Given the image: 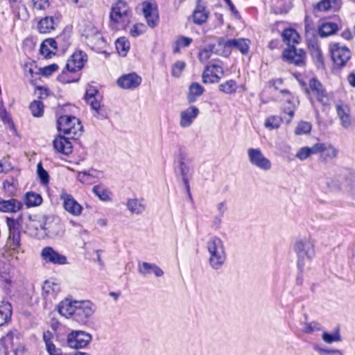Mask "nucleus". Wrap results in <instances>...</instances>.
I'll return each mask as SVG.
<instances>
[{
	"instance_id": "9",
	"label": "nucleus",
	"mask_w": 355,
	"mask_h": 355,
	"mask_svg": "<svg viewBox=\"0 0 355 355\" xmlns=\"http://www.w3.org/2000/svg\"><path fill=\"white\" fill-rule=\"evenodd\" d=\"M306 92L310 96L311 101L313 98H315L323 106L330 105L331 97L318 79L313 78L309 80Z\"/></svg>"
},
{
	"instance_id": "64",
	"label": "nucleus",
	"mask_w": 355,
	"mask_h": 355,
	"mask_svg": "<svg viewBox=\"0 0 355 355\" xmlns=\"http://www.w3.org/2000/svg\"><path fill=\"white\" fill-rule=\"evenodd\" d=\"M192 42L193 40L190 37L179 36L176 40L175 44L179 45V46L182 48H184L189 46Z\"/></svg>"
},
{
	"instance_id": "20",
	"label": "nucleus",
	"mask_w": 355,
	"mask_h": 355,
	"mask_svg": "<svg viewBox=\"0 0 355 355\" xmlns=\"http://www.w3.org/2000/svg\"><path fill=\"white\" fill-rule=\"evenodd\" d=\"M42 258L46 262L53 264L63 265L67 263V257L54 250L51 247H45L41 252Z\"/></svg>"
},
{
	"instance_id": "59",
	"label": "nucleus",
	"mask_w": 355,
	"mask_h": 355,
	"mask_svg": "<svg viewBox=\"0 0 355 355\" xmlns=\"http://www.w3.org/2000/svg\"><path fill=\"white\" fill-rule=\"evenodd\" d=\"M185 65V62L180 60L174 63L171 70L172 76L175 78H179L181 76L182 71L184 69Z\"/></svg>"
},
{
	"instance_id": "43",
	"label": "nucleus",
	"mask_w": 355,
	"mask_h": 355,
	"mask_svg": "<svg viewBox=\"0 0 355 355\" xmlns=\"http://www.w3.org/2000/svg\"><path fill=\"white\" fill-rule=\"evenodd\" d=\"M128 210L135 214H140L146 209V206L137 199H129L127 202Z\"/></svg>"
},
{
	"instance_id": "3",
	"label": "nucleus",
	"mask_w": 355,
	"mask_h": 355,
	"mask_svg": "<svg viewBox=\"0 0 355 355\" xmlns=\"http://www.w3.org/2000/svg\"><path fill=\"white\" fill-rule=\"evenodd\" d=\"M207 249L209 254V263L214 270L220 269L227 259L223 241L217 236L211 238L207 243Z\"/></svg>"
},
{
	"instance_id": "34",
	"label": "nucleus",
	"mask_w": 355,
	"mask_h": 355,
	"mask_svg": "<svg viewBox=\"0 0 355 355\" xmlns=\"http://www.w3.org/2000/svg\"><path fill=\"white\" fill-rule=\"evenodd\" d=\"M12 306L8 302H1L0 304V327L7 324L11 319Z\"/></svg>"
},
{
	"instance_id": "45",
	"label": "nucleus",
	"mask_w": 355,
	"mask_h": 355,
	"mask_svg": "<svg viewBox=\"0 0 355 355\" xmlns=\"http://www.w3.org/2000/svg\"><path fill=\"white\" fill-rule=\"evenodd\" d=\"M96 171L91 169L88 171H81L78 174V179L83 184H91L95 182Z\"/></svg>"
},
{
	"instance_id": "17",
	"label": "nucleus",
	"mask_w": 355,
	"mask_h": 355,
	"mask_svg": "<svg viewBox=\"0 0 355 355\" xmlns=\"http://www.w3.org/2000/svg\"><path fill=\"white\" fill-rule=\"evenodd\" d=\"M224 75V70L221 65L211 64L207 65L202 73V78L204 83H218Z\"/></svg>"
},
{
	"instance_id": "19",
	"label": "nucleus",
	"mask_w": 355,
	"mask_h": 355,
	"mask_svg": "<svg viewBox=\"0 0 355 355\" xmlns=\"http://www.w3.org/2000/svg\"><path fill=\"white\" fill-rule=\"evenodd\" d=\"M60 199L63 201L64 209L73 216H80L83 211V207L74 199V198L65 191L60 194Z\"/></svg>"
},
{
	"instance_id": "26",
	"label": "nucleus",
	"mask_w": 355,
	"mask_h": 355,
	"mask_svg": "<svg viewBox=\"0 0 355 355\" xmlns=\"http://www.w3.org/2000/svg\"><path fill=\"white\" fill-rule=\"evenodd\" d=\"M23 204L21 201L15 198L4 200L0 198V211L16 213L21 210Z\"/></svg>"
},
{
	"instance_id": "62",
	"label": "nucleus",
	"mask_w": 355,
	"mask_h": 355,
	"mask_svg": "<svg viewBox=\"0 0 355 355\" xmlns=\"http://www.w3.org/2000/svg\"><path fill=\"white\" fill-rule=\"evenodd\" d=\"M95 98H101L98 91L94 87H89L87 89L85 98L86 101L92 100Z\"/></svg>"
},
{
	"instance_id": "14",
	"label": "nucleus",
	"mask_w": 355,
	"mask_h": 355,
	"mask_svg": "<svg viewBox=\"0 0 355 355\" xmlns=\"http://www.w3.org/2000/svg\"><path fill=\"white\" fill-rule=\"evenodd\" d=\"M42 230L51 238L62 236L64 233V225L59 218L53 216H46L44 218Z\"/></svg>"
},
{
	"instance_id": "63",
	"label": "nucleus",
	"mask_w": 355,
	"mask_h": 355,
	"mask_svg": "<svg viewBox=\"0 0 355 355\" xmlns=\"http://www.w3.org/2000/svg\"><path fill=\"white\" fill-rule=\"evenodd\" d=\"M58 69V66L56 64H52L44 68L40 69L42 74L45 76H51L53 72Z\"/></svg>"
},
{
	"instance_id": "42",
	"label": "nucleus",
	"mask_w": 355,
	"mask_h": 355,
	"mask_svg": "<svg viewBox=\"0 0 355 355\" xmlns=\"http://www.w3.org/2000/svg\"><path fill=\"white\" fill-rule=\"evenodd\" d=\"M43 223H40L36 220L33 219L31 216H29L28 220L26 223V232L33 236H37V230L39 227L42 229Z\"/></svg>"
},
{
	"instance_id": "41",
	"label": "nucleus",
	"mask_w": 355,
	"mask_h": 355,
	"mask_svg": "<svg viewBox=\"0 0 355 355\" xmlns=\"http://www.w3.org/2000/svg\"><path fill=\"white\" fill-rule=\"evenodd\" d=\"M204 91V88L199 83H193L189 89L188 101L193 103L197 97L203 94Z\"/></svg>"
},
{
	"instance_id": "46",
	"label": "nucleus",
	"mask_w": 355,
	"mask_h": 355,
	"mask_svg": "<svg viewBox=\"0 0 355 355\" xmlns=\"http://www.w3.org/2000/svg\"><path fill=\"white\" fill-rule=\"evenodd\" d=\"M93 192L99 199L103 201L111 200V192L110 190L103 185H96L93 187Z\"/></svg>"
},
{
	"instance_id": "8",
	"label": "nucleus",
	"mask_w": 355,
	"mask_h": 355,
	"mask_svg": "<svg viewBox=\"0 0 355 355\" xmlns=\"http://www.w3.org/2000/svg\"><path fill=\"white\" fill-rule=\"evenodd\" d=\"M6 223L8 228L6 248L10 252H18L21 246L20 225L12 218H7Z\"/></svg>"
},
{
	"instance_id": "7",
	"label": "nucleus",
	"mask_w": 355,
	"mask_h": 355,
	"mask_svg": "<svg viewBox=\"0 0 355 355\" xmlns=\"http://www.w3.org/2000/svg\"><path fill=\"white\" fill-rule=\"evenodd\" d=\"M87 60V56L83 51H79L73 53L71 58L67 60L65 65L67 71H63L60 78L64 83H71L78 80V78L70 80L67 78L66 76L68 72H75L80 70L85 65Z\"/></svg>"
},
{
	"instance_id": "22",
	"label": "nucleus",
	"mask_w": 355,
	"mask_h": 355,
	"mask_svg": "<svg viewBox=\"0 0 355 355\" xmlns=\"http://www.w3.org/2000/svg\"><path fill=\"white\" fill-rule=\"evenodd\" d=\"M141 83V78L135 73L125 74L117 80L119 86L125 89L136 88Z\"/></svg>"
},
{
	"instance_id": "39",
	"label": "nucleus",
	"mask_w": 355,
	"mask_h": 355,
	"mask_svg": "<svg viewBox=\"0 0 355 355\" xmlns=\"http://www.w3.org/2000/svg\"><path fill=\"white\" fill-rule=\"evenodd\" d=\"M208 17V12L203 6L198 5L193 11V19L195 24H202L205 23Z\"/></svg>"
},
{
	"instance_id": "38",
	"label": "nucleus",
	"mask_w": 355,
	"mask_h": 355,
	"mask_svg": "<svg viewBox=\"0 0 355 355\" xmlns=\"http://www.w3.org/2000/svg\"><path fill=\"white\" fill-rule=\"evenodd\" d=\"M318 150V148H316V144L311 147L304 146L298 150L295 157L300 161H304L310 157L312 155L317 154Z\"/></svg>"
},
{
	"instance_id": "10",
	"label": "nucleus",
	"mask_w": 355,
	"mask_h": 355,
	"mask_svg": "<svg viewBox=\"0 0 355 355\" xmlns=\"http://www.w3.org/2000/svg\"><path fill=\"white\" fill-rule=\"evenodd\" d=\"M329 51L334 64L339 68L346 66L352 57L350 50L337 42L329 44Z\"/></svg>"
},
{
	"instance_id": "61",
	"label": "nucleus",
	"mask_w": 355,
	"mask_h": 355,
	"mask_svg": "<svg viewBox=\"0 0 355 355\" xmlns=\"http://www.w3.org/2000/svg\"><path fill=\"white\" fill-rule=\"evenodd\" d=\"M33 7L38 10H45L50 6V0H32Z\"/></svg>"
},
{
	"instance_id": "21",
	"label": "nucleus",
	"mask_w": 355,
	"mask_h": 355,
	"mask_svg": "<svg viewBox=\"0 0 355 355\" xmlns=\"http://www.w3.org/2000/svg\"><path fill=\"white\" fill-rule=\"evenodd\" d=\"M199 113V109L196 106H190L182 111L180 114V126L183 128L190 127Z\"/></svg>"
},
{
	"instance_id": "48",
	"label": "nucleus",
	"mask_w": 355,
	"mask_h": 355,
	"mask_svg": "<svg viewBox=\"0 0 355 355\" xmlns=\"http://www.w3.org/2000/svg\"><path fill=\"white\" fill-rule=\"evenodd\" d=\"M218 89L220 92L226 94H234L237 89L236 83L233 80H229L219 85Z\"/></svg>"
},
{
	"instance_id": "47",
	"label": "nucleus",
	"mask_w": 355,
	"mask_h": 355,
	"mask_svg": "<svg viewBox=\"0 0 355 355\" xmlns=\"http://www.w3.org/2000/svg\"><path fill=\"white\" fill-rule=\"evenodd\" d=\"M116 49L118 53L122 55H126L128 51L130 49V42L124 37H120L115 42Z\"/></svg>"
},
{
	"instance_id": "28",
	"label": "nucleus",
	"mask_w": 355,
	"mask_h": 355,
	"mask_svg": "<svg viewBox=\"0 0 355 355\" xmlns=\"http://www.w3.org/2000/svg\"><path fill=\"white\" fill-rule=\"evenodd\" d=\"M53 145L56 151L64 155H69L72 152L71 143L63 136H58L53 141Z\"/></svg>"
},
{
	"instance_id": "35",
	"label": "nucleus",
	"mask_w": 355,
	"mask_h": 355,
	"mask_svg": "<svg viewBox=\"0 0 355 355\" xmlns=\"http://www.w3.org/2000/svg\"><path fill=\"white\" fill-rule=\"evenodd\" d=\"M341 5L340 0H320L315 7L319 11L337 10Z\"/></svg>"
},
{
	"instance_id": "31",
	"label": "nucleus",
	"mask_w": 355,
	"mask_h": 355,
	"mask_svg": "<svg viewBox=\"0 0 355 355\" xmlns=\"http://www.w3.org/2000/svg\"><path fill=\"white\" fill-rule=\"evenodd\" d=\"M308 47L310 51V54L316 66L318 68L322 67L324 66V60L322 51L318 42L315 41L311 42L309 43Z\"/></svg>"
},
{
	"instance_id": "6",
	"label": "nucleus",
	"mask_w": 355,
	"mask_h": 355,
	"mask_svg": "<svg viewBox=\"0 0 355 355\" xmlns=\"http://www.w3.org/2000/svg\"><path fill=\"white\" fill-rule=\"evenodd\" d=\"M58 128L64 135L72 138L79 136L83 130V125L79 119L75 116L64 115L58 120Z\"/></svg>"
},
{
	"instance_id": "25",
	"label": "nucleus",
	"mask_w": 355,
	"mask_h": 355,
	"mask_svg": "<svg viewBox=\"0 0 355 355\" xmlns=\"http://www.w3.org/2000/svg\"><path fill=\"white\" fill-rule=\"evenodd\" d=\"M180 171L182 176V179L187 191V195L190 199H191V193L190 191L189 179L193 175V168L190 166L188 163H186L183 159H181L179 162Z\"/></svg>"
},
{
	"instance_id": "44",
	"label": "nucleus",
	"mask_w": 355,
	"mask_h": 355,
	"mask_svg": "<svg viewBox=\"0 0 355 355\" xmlns=\"http://www.w3.org/2000/svg\"><path fill=\"white\" fill-rule=\"evenodd\" d=\"M338 31V26L334 22H326L322 24L319 28L320 37H327L334 34Z\"/></svg>"
},
{
	"instance_id": "36",
	"label": "nucleus",
	"mask_w": 355,
	"mask_h": 355,
	"mask_svg": "<svg viewBox=\"0 0 355 355\" xmlns=\"http://www.w3.org/2000/svg\"><path fill=\"white\" fill-rule=\"evenodd\" d=\"M283 40L288 47L295 46L299 42L300 36L297 31L293 28L285 29L282 34Z\"/></svg>"
},
{
	"instance_id": "4",
	"label": "nucleus",
	"mask_w": 355,
	"mask_h": 355,
	"mask_svg": "<svg viewBox=\"0 0 355 355\" xmlns=\"http://www.w3.org/2000/svg\"><path fill=\"white\" fill-rule=\"evenodd\" d=\"M294 250L297 256V268L302 272L314 256L313 244L308 239L299 240L295 243Z\"/></svg>"
},
{
	"instance_id": "54",
	"label": "nucleus",
	"mask_w": 355,
	"mask_h": 355,
	"mask_svg": "<svg viewBox=\"0 0 355 355\" xmlns=\"http://www.w3.org/2000/svg\"><path fill=\"white\" fill-rule=\"evenodd\" d=\"M16 187L17 182L14 180H12V181L6 180L3 182V188L9 196H12L15 194Z\"/></svg>"
},
{
	"instance_id": "52",
	"label": "nucleus",
	"mask_w": 355,
	"mask_h": 355,
	"mask_svg": "<svg viewBox=\"0 0 355 355\" xmlns=\"http://www.w3.org/2000/svg\"><path fill=\"white\" fill-rule=\"evenodd\" d=\"M322 338L325 343L329 344L341 340V336L338 329H336L332 334L324 332L322 334Z\"/></svg>"
},
{
	"instance_id": "24",
	"label": "nucleus",
	"mask_w": 355,
	"mask_h": 355,
	"mask_svg": "<svg viewBox=\"0 0 355 355\" xmlns=\"http://www.w3.org/2000/svg\"><path fill=\"white\" fill-rule=\"evenodd\" d=\"M60 18V14L54 16L45 17L42 19L37 24V29L40 33H48L54 30L55 26L59 23Z\"/></svg>"
},
{
	"instance_id": "32",
	"label": "nucleus",
	"mask_w": 355,
	"mask_h": 355,
	"mask_svg": "<svg viewBox=\"0 0 355 355\" xmlns=\"http://www.w3.org/2000/svg\"><path fill=\"white\" fill-rule=\"evenodd\" d=\"M138 271L141 275H146L153 272L157 277H162L164 275L163 270L154 263L148 262H143L139 265Z\"/></svg>"
},
{
	"instance_id": "5",
	"label": "nucleus",
	"mask_w": 355,
	"mask_h": 355,
	"mask_svg": "<svg viewBox=\"0 0 355 355\" xmlns=\"http://www.w3.org/2000/svg\"><path fill=\"white\" fill-rule=\"evenodd\" d=\"M110 17L112 22L118 24L123 28L130 22V8L126 2L119 0L112 6Z\"/></svg>"
},
{
	"instance_id": "53",
	"label": "nucleus",
	"mask_w": 355,
	"mask_h": 355,
	"mask_svg": "<svg viewBox=\"0 0 355 355\" xmlns=\"http://www.w3.org/2000/svg\"><path fill=\"white\" fill-rule=\"evenodd\" d=\"M30 110L34 116H41L44 112L43 103L40 101H34L30 105Z\"/></svg>"
},
{
	"instance_id": "15",
	"label": "nucleus",
	"mask_w": 355,
	"mask_h": 355,
	"mask_svg": "<svg viewBox=\"0 0 355 355\" xmlns=\"http://www.w3.org/2000/svg\"><path fill=\"white\" fill-rule=\"evenodd\" d=\"M142 12L148 25L154 28L157 26L159 21L157 5L154 0H145L141 3Z\"/></svg>"
},
{
	"instance_id": "16",
	"label": "nucleus",
	"mask_w": 355,
	"mask_h": 355,
	"mask_svg": "<svg viewBox=\"0 0 355 355\" xmlns=\"http://www.w3.org/2000/svg\"><path fill=\"white\" fill-rule=\"evenodd\" d=\"M92 340V336L84 331H73L67 336V344L71 348L85 347Z\"/></svg>"
},
{
	"instance_id": "37",
	"label": "nucleus",
	"mask_w": 355,
	"mask_h": 355,
	"mask_svg": "<svg viewBox=\"0 0 355 355\" xmlns=\"http://www.w3.org/2000/svg\"><path fill=\"white\" fill-rule=\"evenodd\" d=\"M296 105L294 101L290 98L286 100V104L283 108V119L287 124L290 123L295 114Z\"/></svg>"
},
{
	"instance_id": "11",
	"label": "nucleus",
	"mask_w": 355,
	"mask_h": 355,
	"mask_svg": "<svg viewBox=\"0 0 355 355\" xmlns=\"http://www.w3.org/2000/svg\"><path fill=\"white\" fill-rule=\"evenodd\" d=\"M250 41L243 38L225 40L220 38L218 40V46L224 48L223 55L227 56L230 54L232 49H236L243 54L248 52Z\"/></svg>"
},
{
	"instance_id": "27",
	"label": "nucleus",
	"mask_w": 355,
	"mask_h": 355,
	"mask_svg": "<svg viewBox=\"0 0 355 355\" xmlns=\"http://www.w3.org/2000/svg\"><path fill=\"white\" fill-rule=\"evenodd\" d=\"M316 148H318V153H320V158L323 161H328L334 159L338 155V150L331 145H327L323 143H317Z\"/></svg>"
},
{
	"instance_id": "18",
	"label": "nucleus",
	"mask_w": 355,
	"mask_h": 355,
	"mask_svg": "<svg viewBox=\"0 0 355 355\" xmlns=\"http://www.w3.org/2000/svg\"><path fill=\"white\" fill-rule=\"evenodd\" d=\"M305 55V52L302 49H297L295 46L285 49L282 54L285 60L297 66L304 64Z\"/></svg>"
},
{
	"instance_id": "55",
	"label": "nucleus",
	"mask_w": 355,
	"mask_h": 355,
	"mask_svg": "<svg viewBox=\"0 0 355 355\" xmlns=\"http://www.w3.org/2000/svg\"><path fill=\"white\" fill-rule=\"evenodd\" d=\"M213 46H209L201 50L198 53V58L200 61L202 63H206L211 58L213 53Z\"/></svg>"
},
{
	"instance_id": "49",
	"label": "nucleus",
	"mask_w": 355,
	"mask_h": 355,
	"mask_svg": "<svg viewBox=\"0 0 355 355\" xmlns=\"http://www.w3.org/2000/svg\"><path fill=\"white\" fill-rule=\"evenodd\" d=\"M284 120L283 116H270L266 119L264 125L269 130L277 129Z\"/></svg>"
},
{
	"instance_id": "23",
	"label": "nucleus",
	"mask_w": 355,
	"mask_h": 355,
	"mask_svg": "<svg viewBox=\"0 0 355 355\" xmlns=\"http://www.w3.org/2000/svg\"><path fill=\"white\" fill-rule=\"evenodd\" d=\"M78 300L67 297L62 300L58 305V313L66 318H73Z\"/></svg>"
},
{
	"instance_id": "40",
	"label": "nucleus",
	"mask_w": 355,
	"mask_h": 355,
	"mask_svg": "<svg viewBox=\"0 0 355 355\" xmlns=\"http://www.w3.org/2000/svg\"><path fill=\"white\" fill-rule=\"evenodd\" d=\"M24 202L28 207L39 206L42 202V198L38 193L29 191L25 195Z\"/></svg>"
},
{
	"instance_id": "30",
	"label": "nucleus",
	"mask_w": 355,
	"mask_h": 355,
	"mask_svg": "<svg viewBox=\"0 0 355 355\" xmlns=\"http://www.w3.org/2000/svg\"><path fill=\"white\" fill-rule=\"evenodd\" d=\"M60 291V286L58 284L49 281H45L42 286V295L50 302L55 299Z\"/></svg>"
},
{
	"instance_id": "50",
	"label": "nucleus",
	"mask_w": 355,
	"mask_h": 355,
	"mask_svg": "<svg viewBox=\"0 0 355 355\" xmlns=\"http://www.w3.org/2000/svg\"><path fill=\"white\" fill-rule=\"evenodd\" d=\"M100 99L101 98H92V100L86 101L87 103L90 105L92 109L95 112L94 116L97 118L105 116L102 112V107L101 106Z\"/></svg>"
},
{
	"instance_id": "13",
	"label": "nucleus",
	"mask_w": 355,
	"mask_h": 355,
	"mask_svg": "<svg viewBox=\"0 0 355 355\" xmlns=\"http://www.w3.org/2000/svg\"><path fill=\"white\" fill-rule=\"evenodd\" d=\"M250 163L263 171H269L272 168V163L266 157L261 150L259 148H250L247 150Z\"/></svg>"
},
{
	"instance_id": "2",
	"label": "nucleus",
	"mask_w": 355,
	"mask_h": 355,
	"mask_svg": "<svg viewBox=\"0 0 355 355\" xmlns=\"http://www.w3.org/2000/svg\"><path fill=\"white\" fill-rule=\"evenodd\" d=\"M326 186L332 192H345L355 200V173L327 178Z\"/></svg>"
},
{
	"instance_id": "56",
	"label": "nucleus",
	"mask_w": 355,
	"mask_h": 355,
	"mask_svg": "<svg viewBox=\"0 0 355 355\" xmlns=\"http://www.w3.org/2000/svg\"><path fill=\"white\" fill-rule=\"evenodd\" d=\"M311 130V123L306 121L300 122L295 129V134L300 135L309 133Z\"/></svg>"
},
{
	"instance_id": "60",
	"label": "nucleus",
	"mask_w": 355,
	"mask_h": 355,
	"mask_svg": "<svg viewBox=\"0 0 355 355\" xmlns=\"http://www.w3.org/2000/svg\"><path fill=\"white\" fill-rule=\"evenodd\" d=\"M146 31V26L143 24H135L130 30V34L133 37H137L144 33Z\"/></svg>"
},
{
	"instance_id": "57",
	"label": "nucleus",
	"mask_w": 355,
	"mask_h": 355,
	"mask_svg": "<svg viewBox=\"0 0 355 355\" xmlns=\"http://www.w3.org/2000/svg\"><path fill=\"white\" fill-rule=\"evenodd\" d=\"M322 326L317 322H306L304 325L303 332L305 334H312L315 331H320Z\"/></svg>"
},
{
	"instance_id": "12",
	"label": "nucleus",
	"mask_w": 355,
	"mask_h": 355,
	"mask_svg": "<svg viewBox=\"0 0 355 355\" xmlns=\"http://www.w3.org/2000/svg\"><path fill=\"white\" fill-rule=\"evenodd\" d=\"M73 318L79 323H85L94 313L96 306L89 300L78 301Z\"/></svg>"
},
{
	"instance_id": "33",
	"label": "nucleus",
	"mask_w": 355,
	"mask_h": 355,
	"mask_svg": "<svg viewBox=\"0 0 355 355\" xmlns=\"http://www.w3.org/2000/svg\"><path fill=\"white\" fill-rule=\"evenodd\" d=\"M57 50V42L54 39L49 38L43 41L40 46L41 54L45 58H51Z\"/></svg>"
},
{
	"instance_id": "58",
	"label": "nucleus",
	"mask_w": 355,
	"mask_h": 355,
	"mask_svg": "<svg viewBox=\"0 0 355 355\" xmlns=\"http://www.w3.org/2000/svg\"><path fill=\"white\" fill-rule=\"evenodd\" d=\"M37 173L42 184H47L49 182V176L47 171L42 167L41 163L37 165Z\"/></svg>"
},
{
	"instance_id": "51",
	"label": "nucleus",
	"mask_w": 355,
	"mask_h": 355,
	"mask_svg": "<svg viewBox=\"0 0 355 355\" xmlns=\"http://www.w3.org/2000/svg\"><path fill=\"white\" fill-rule=\"evenodd\" d=\"M12 10L19 19L22 20H26L28 19L29 15L27 12V9L25 5L22 4L21 2L17 4L16 6L13 5Z\"/></svg>"
},
{
	"instance_id": "1",
	"label": "nucleus",
	"mask_w": 355,
	"mask_h": 355,
	"mask_svg": "<svg viewBox=\"0 0 355 355\" xmlns=\"http://www.w3.org/2000/svg\"><path fill=\"white\" fill-rule=\"evenodd\" d=\"M79 31L85 38V42L92 50L98 53H105L108 46L107 40L101 31L89 21H83L79 24Z\"/></svg>"
},
{
	"instance_id": "29",
	"label": "nucleus",
	"mask_w": 355,
	"mask_h": 355,
	"mask_svg": "<svg viewBox=\"0 0 355 355\" xmlns=\"http://www.w3.org/2000/svg\"><path fill=\"white\" fill-rule=\"evenodd\" d=\"M336 107L341 125L345 128H349L352 124L349 107L347 105L338 103L336 104Z\"/></svg>"
}]
</instances>
